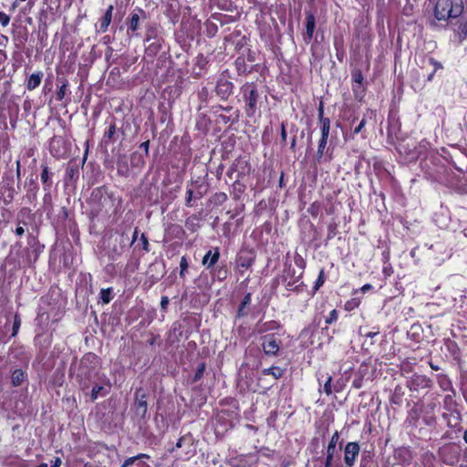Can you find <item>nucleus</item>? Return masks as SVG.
<instances>
[{
    "label": "nucleus",
    "instance_id": "13",
    "mask_svg": "<svg viewBox=\"0 0 467 467\" xmlns=\"http://www.w3.org/2000/svg\"><path fill=\"white\" fill-rule=\"evenodd\" d=\"M113 10H114V6L112 5H110L107 8L104 16L99 20V26L97 27V32L98 33L103 34V33H106L108 31L109 26V25L111 23V20H112Z\"/></svg>",
    "mask_w": 467,
    "mask_h": 467
},
{
    "label": "nucleus",
    "instance_id": "27",
    "mask_svg": "<svg viewBox=\"0 0 467 467\" xmlns=\"http://www.w3.org/2000/svg\"><path fill=\"white\" fill-rule=\"evenodd\" d=\"M111 293H112L111 288H107V289L103 288L100 290L99 297L104 304H109L111 301V299H112Z\"/></svg>",
    "mask_w": 467,
    "mask_h": 467
},
{
    "label": "nucleus",
    "instance_id": "18",
    "mask_svg": "<svg viewBox=\"0 0 467 467\" xmlns=\"http://www.w3.org/2000/svg\"><path fill=\"white\" fill-rule=\"evenodd\" d=\"M42 78V72L39 71L36 73H33L27 79L26 88L28 90H34L35 88H36L40 85Z\"/></svg>",
    "mask_w": 467,
    "mask_h": 467
},
{
    "label": "nucleus",
    "instance_id": "59",
    "mask_svg": "<svg viewBox=\"0 0 467 467\" xmlns=\"http://www.w3.org/2000/svg\"><path fill=\"white\" fill-rule=\"evenodd\" d=\"M61 463H62L61 459L57 457L55 459L53 465L51 467H59L61 465Z\"/></svg>",
    "mask_w": 467,
    "mask_h": 467
},
{
    "label": "nucleus",
    "instance_id": "55",
    "mask_svg": "<svg viewBox=\"0 0 467 467\" xmlns=\"http://www.w3.org/2000/svg\"><path fill=\"white\" fill-rule=\"evenodd\" d=\"M295 262L299 267L304 268L305 262L301 256L296 257Z\"/></svg>",
    "mask_w": 467,
    "mask_h": 467
},
{
    "label": "nucleus",
    "instance_id": "16",
    "mask_svg": "<svg viewBox=\"0 0 467 467\" xmlns=\"http://www.w3.org/2000/svg\"><path fill=\"white\" fill-rule=\"evenodd\" d=\"M42 172H41V182L44 185V190L46 192H49L52 186V175L53 173L49 171V169L47 165L42 164Z\"/></svg>",
    "mask_w": 467,
    "mask_h": 467
},
{
    "label": "nucleus",
    "instance_id": "43",
    "mask_svg": "<svg viewBox=\"0 0 467 467\" xmlns=\"http://www.w3.org/2000/svg\"><path fill=\"white\" fill-rule=\"evenodd\" d=\"M301 275H302V273H300V274H299V275H298V277H297V279H296V280H295V281H293V282L289 281V282L286 284V288H287L288 290H294V289H296V288L299 285H296V284L299 281V279H300Z\"/></svg>",
    "mask_w": 467,
    "mask_h": 467
},
{
    "label": "nucleus",
    "instance_id": "40",
    "mask_svg": "<svg viewBox=\"0 0 467 467\" xmlns=\"http://www.w3.org/2000/svg\"><path fill=\"white\" fill-rule=\"evenodd\" d=\"M10 22V16H7L5 13L0 11V24L5 27L9 25Z\"/></svg>",
    "mask_w": 467,
    "mask_h": 467
},
{
    "label": "nucleus",
    "instance_id": "7",
    "mask_svg": "<svg viewBox=\"0 0 467 467\" xmlns=\"http://www.w3.org/2000/svg\"><path fill=\"white\" fill-rule=\"evenodd\" d=\"M431 386V380L425 375L413 374L407 380V387L410 391H419L420 389H428Z\"/></svg>",
    "mask_w": 467,
    "mask_h": 467
},
{
    "label": "nucleus",
    "instance_id": "37",
    "mask_svg": "<svg viewBox=\"0 0 467 467\" xmlns=\"http://www.w3.org/2000/svg\"><path fill=\"white\" fill-rule=\"evenodd\" d=\"M437 408V403L435 401H431L424 406L422 412L427 414H433L434 410Z\"/></svg>",
    "mask_w": 467,
    "mask_h": 467
},
{
    "label": "nucleus",
    "instance_id": "61",
    "mask_svg": "<svg viewBox=\"0 0 467 467\" xmlns=\"http://www.w3.org/2000/svg\"><path fill=\"white\" fill-rule=\"evenodd\" d=\"M184 441V438H183V437L180 438V439L177 441L175 447H176L177 449L181 448V447L182 446V441Z\"/></svg>",
    "mask_w": 467,
    "mask_h": 467
},
{
    "label": "nucleus",
    "instance_id": "53",
    "mask_svg": "<svg viewBox=\"0 0 467 467\" xmlns=\"http://www.w3.org/2000/svg\"><path fill=\"white\" fill-rule=\"evenodd\" d=\"M323 113H324V106H323V103L320 102L319 108H318V119H319V121L321 119H327V118H324Z\"/></svg>",
    "mask_w": 467,
    "mask_h": 467
},
{
    "label": "nucleus",
    "instance_id": "12",
    "mask_svg": "<svg viewBox=\"0 0 467 467\" xmlns=\"http://www.w3.org/2000/svg\"><path fill=\"white\" fill-rule=\"evenodd\" d=\"M233 83L226 78H220L216 85V94L223 99H226L233 92Z\"/></svg>",
    "mask_w": 467,
    "mask_h": 467
},
{
    "label": "nucleus",
    "instance_id": "14",
    "mask_svg": "<svg viewBox=\"0 0 467 467\" xmlns=\"http://www.w3.org/2000/svg\"><path fill=\"white\" fill-rule=\"evenodd\" d=\"M220 251L218 247L210 249L202 258V264L207 268L213 267L219 260Z\"/></svg>",
    "mask_w": 467,
    "mask_h": 467
},
{
    "label": "nucleus",
    "instance_id": "17",
    "mask_svg": "<svg viewBox=\"0 0 467 467\" xmlns=\"http://www.w3.org/2000/svg\"><path fill=\"white\" fill-rule=\"evenodd\" d=\"M251 294L248 293L243 298L237 311V317H243L249 314L248 306L251 305Z\"/></svg>",
    "mask_w": 467,
    "mask_h": 467
},
{
    "label": "nucleus",
    "instance_id": "38",
    "mask_svg": "<svg viewBox=\"0 0 467 467\" xmlns=\"http://www.w3.org/2000/svg\"><path fill=\"white\" fill-rule=\"evenodd\" d=\"M140 241V244L142 246V250L144 252L148 253L150 251V244H149L148 238L146 237V235L144 234H141Z\"/></svg>",
    "mask_w": 467,
    "mask_h": 467
},
{
    "label": "nucleus",
    "instance_id": "34",
    "mask_svg": "<svg viewBox=\"0 0 467 467\" xmlns=\"http://www.w3.org/2000/svg\"><path fill=\"white\" fill-rule=\"evenodd\" d=\"M325 283V272L324 270H320L317 279L315 282L314 289L317 291L320 286Z\"/></svg>",
    "mask_w": 467,
    "mask_h": 467
},
{
    "label": "nucleus",
    "instance_id": "19",
    "mask_svg": "<svg viewBox=\"0 0 467 467\" xmlns=\"http://www.w3.org/2000/svg\"><path fill=\"white\" fill-rule=\"evenodd\" d=\"M339 441V433L337 431H336L329 442H328V445H327V453H329V454H335L336 451H337V443Z\"/></svg>",
    "mask_w": 467,
    "mask_h": 467
},
{
    "label": "nucleus",
    "instance_id": "1",
    "mask_svg": "<svg viewBox=\"0 0 467 467\" xmlns=\"http://www.w3.org/2000/svg\"><path fill=\"white\" fill-rule=\"evenodd\" d=\"M105 375L100 372V359L94 353H87L80 359L76 372V379L79 389L85 395L91 388L92 382L99 379V376Z\"/></svg>",
    "mask_w": 467,
    "mask_h": 467
},
{
    "label": "nucleus",
    "instance_id": "52",
    "mask_svg": "<svg viewBox=\"0 0 467 467\" xmlns=\"http://www.w3.org/2000/svg\"><path fill=\"white\" fill-rule=\"evenodd\" d=\"M149 146H150L149 140L144 141L140 145V148L145 151L146 155H148V153H149Z\"/></svg>",
    "mask_w": 467,
    "mask_h": 467
},
{
    "label": "nucleus",
    "instance_id": "62",
    "mask_svg": "<svg viewBox=\"0 0 467 467\" xmlns=\"http://www.w3.org/2000/svg\"><path fill=\"white\" fill-rule=\"evenodd\" d=\"M370 288H372V285H369V284H366V285H364L362 286L361 290H362L363 292H366V291L369 290Z\"/></svg>",
    "mask_w": 467,
    "mask_h": 467
},
{
    "label": "nucleus",
    "instance_id": "58",
    "mask_svg": "<svg viewBox=\"0 0 467 467\" xmlns=\"http://www.w3.org/2000/svg\"><path fill=\"white\" fill-rule=\"evenodd\" d=\"M379 333V330H377V331H373V332L371 331V332H368V333H366L364 336H365L366 337H373L377 336Z\"/></svg>",
    "mask_w": 467,
    "mask_h": 467
},
{
    "label": "nucleus",
    "instance_id": "22",
    "mask_svg": "<svg viewBox=\"0 0 467 467\" xmlns=\"http://www.w3.org/2000/svg\"><path fill=\"white\" fill-rule=\"evenodd\" d=\"M438 384L444 391L451 389V382L445 375H438Z\"/></svg>",
    "mask_w": 467,
    "mask_h": 467
},
{
    "label": "nucleus",
    "instance_id": "48",
    "mask_svg": "<svg viewBox=\"0 0 467 467\" xmlns=\"http://www.w3.org/2000/svg\"><path fill=\"white\" fill-rule=\"evenodd\" d=\"M335 454L327 453L325 467H331L333 464V459Z\"/></svg>",
    "mask_w": 467,
    "mask_h": 467
},
{
    "label": "nucleus",
    "instance_id": "20",
    "mask_svg": "<svg viewBox=\"0 0 467 467\" xmlns=\"http://www.w3.org/2000/svg\"><path fill=\"white\" fill-rule=\"evenodd\" d=\"M157 37H158L157 27L154 25H149L146 27L145 42H150L151 40H159Z\"/></svg>",
    "mask_w": 467,
    "mask_h": 467
},
{
    "label": "nucleus",
    "instance_id": "9",
    "mask_svg": "<svg viewBox=\"0 0 467 467\" xmlns=\"http://www.w3.org/2000/svg\"><path fill=\"white\" fill-rule=\"evenodd\" d=\"M360 446L356 441L348 442L344 448V462L347 467H353L359 454Z\"/></svg>",
    "mask_w": 467,
    "mask_h": 467
},
{
    "label": "nucleus",
    "instance_id": "42",
    "mask_svg": "<svg viewBox=\"0 0 467 467\" xmlns=\"http://www.w3.org/2000/svg\"><path fill=\"white\" fill-rule=\"evenodd\" d=\"M187 197H186V205L192 207L193 204L192 202L193 198V191L192 189L187 190Z\"/></svg>",
    "mask_w": 467,
    "mask_h": 467
},
{
    "label": "nucleus",
    "instance_id": "11",
    "mask_svg": "<svg viewBox=\"0 0 467 467\" xmlns=\"http://www.w3.org/2000/svg\"><path fill=\"white\" fill-rule=\"evenodd\" d=\"M306 32L303 34L304 41L308 44L311 42L315 28H316V17L313 13L306 12Z\"/></svg>",
    "mask_w": 467,
    "mask_h": 467
},
{
    "label": "nucleus",
    "instance_id": "28",
    "mask_svg": "<svg viewBox=\"0 0 467 467\" xmlns=\"http://www.w3.org/2000/svg\"><path fill=\"white\" fill-rule=\"evenodd\" d=\"M353 80L355 82V85L353 86L354 92L357 91L358 87L356 85L360 86L363 82V75L360 70H355L352 74Z\"/></svg>",
    "mask_w": 467,
    "mask_h": 467
},
{
    "label": "nucleus",
    "instance_id": "63",
    "mask_svg": "<svg viewBox=\"0 0 467 467\" xmlns=\"http://www.w3.org/2000/svg\"><path fill=\"white\" fill-rule=\"evenodd\" d=\"M99 195H101V191L99 189H97L93 192L92 196L97 197Z\"/></svg>",
    "mask_w": 467,
    "mask_h": 467
},
{
    "label": "nucleus",
    "instance_id": "46",
    "mask_svg": "<svg viewBox=\"0 0 467 467\" xmlns=\"http://www.w3.org/2000/svg\"><path fill=\"white\" fill-rule=\"evenodd\" d=\"M423 420L425 421L426 424L431 425L434 421L433 414L424 413Z\"/></svg>",
    "mask_w": 467,
    "mask_h": 467
},
{
    "label": "nucleus",
    "instance_id": "15",
    "mask_svg": "<svg viewBox=\"0 0 467 467\" xmlns=\"http://www.w3.org/2000/svg\"><path fill=\"white\" fill-rule=\"evenodd\" d=\"M27 379V374L21 368H16L12 372L11 383L14 387L21 386Z\"/></svg>",
    "mask_w": 467,
    "mask_h": 467
},
{
    "label": "nucleus",
    "instance_id": "45",
    "mask_svg": "<svg viewBox=\"0 0 467 467\" xmlns=\"http://www.w3.org/2000/svg\"><path fill=\"white\" fill-rule=\"evenodd\" d=\"M429 63L434 67V72L442 67L441 64L432 57L429 58Z\"/></svg>",
    "mask_w": 467,
    "mask_h": 467
},
{
    "label": "nucleus",
    "instance_id": "49",
    "mask_svg": "<svg viewBox=\"0 0 467 467\" xmlns=\"http://www.w3.org/2000/svg\"><path fill=\"white\" fill-rule=\"evenodd\" d=\"M366 125V119H363L359 124L355 128L354 130V134H358L361 131V130L364 128V126Z\"/></svg>",
    "mask_w": 467,
    "mask_h": 467
},
{
    "label": "nucleus",
    "instance_id": "25",
    "mask_svg": "<svg viewBox=\"0 0 467 467\" xmlns=\"http://www.w3.org/2000/svg\"><path fill=\"white\" fill-rule=\"evenodd\" d=\"M161 47V44L160 40H154L152 43H150L146 47V52L149 55L154 56L160 51Z\"/></svg>",
    "mask_w": 467,
    "mask_h": 467
},
{
    "label": "nucleus",
    "instance_id": "44",
    "mask_svg": "<svg viewBox=\"0 0 467 467\" xmlns=\"http://www.w3.org/2000/svg\"><path fill=\"white\" fill-rule=\"evenodd\" d=\"M216 202L219 203H223L227 200V195L224 192H218L215 194Z\"/></svg>",
    "mask_w": 467,
    "mask_h": 467
},
{
    "label": "nucleus",
    "instance_id": "33",
    "mask_svg": "<svg viewBox=\"0 0 467 467\" xmlns=\"http://www.w3.org/2000/svg\"><path fill=\"white\" fill-rule=\"evenodd\" d=\"M204 370H205V364L204 363H201L198 366V368H197V370H196V372L194 374V377H193V381L194 382L199 381L202 378Z\"/></svg>",
    "mask_w": 467,
    "mask_h": 467
},
{
    "label": "nucleus",
    "instance_id": "21",
    "mask_svg": "<svg viewBox=\"0 0 467 467\" xmlns=\"http://www.w3.org/2000/svg\"><path fill=\"white\" fill-rule=\"evenodd\" d=\"M264 375H271L275 379L281 378L284 374V370L279 367H271L263 370Z\"/></svg>",
    "mask_w": 467,
    "mask_h": 467
},
{
    "label": "nucleus",
    "instance_id": "31",
    "mask_svg": "<svg viewBox=\"0 0 467 467\" xmlns=\"http://www.w3.org/2000/svg\"><path fill=\"white\" fill-rule=\"evenodd\" d=\"M67 81L64 80L61 84V86L58 88V91L57 92V99L62 100L67 93Z\"/></svg>",
    "mask_w": 467,
    "mask_h": 467
},
{
    "label": "nucleus",
    "instance_id": "60",
    "mask_svg": "<svg viewBox=\"0 0 467 467\" xmlns=\"http://www.w3.org/2000/svg\"><path fill=\"white\" fill-rule=\"evenodd\" d=\"M34 253H35V256H34V260L32 261L29 257L27 258V261H28V265H31L33 262H36L37 257H38V253L36 250H34Z\"/></svg>",
    "mask_w": 467,
    "mask_h": 467
},
{
    "label": "nucleus",
    "instance_id": "23",
    "mask_svg": "<svg viewBox=\"0 0 467 467\" xmlns=\"http://www.w3.org/2000/svg\"><path fill=\"white\" fill-rule=\"evenodd\" d=\"M321 128V138L328 139L330 130V120L329 119H321L319 121Z\"/></svg>",
    "mask_w": 467,
    "mask_h": 467
},
{
    "label": "nucleus",
    "instance_id": "56",
    "mask_svg": "<svg viewBox=\"0 0 467 467\" xmlns=\"http://www.w3.org/2000/svg\"><path fill=\"white\" fill-rule=\"evenodd\" d=\"M25 233V230L22 226H18L16 227V234L18 235V236H22Z\"/></svg>",
    "mask_w": 467,
    "mask_h": 467
},
{
    "label": "nucleus",
    "instance_id": "4",
    "mask_svg": "<svg viewBox=\"0 0 467 467\" xmlns=\"http://www.w3.org/2000/svg\"><path fill=\"white\" fill-rule=\"evenodd\" d=\"M110 382L106 375L99 376V379L92 382L91 388L88 391L91 401H95L99 397H105L110 390Z\"/></svg>",
    "mask_w": 467,
    "mask_h": 467
},
{
    "label": "nucleus",
    "instance_id": "51",
    "mask_svg": "<svg viewBox=\"0 0 467 467\" xmlns=\"http://www.w3.org/2000/svg\"><path fill=\"white\" fill-rule=\"evenodd\" d=\"M281 139L285 142L286 140V130H285V125L284 122L281 124Z\"/></svg>",
    "mask_w": 467,
    "mask_h": 467
},
{
    "label": "nucleus",
    "instance_id": "10",
    "mask_svg": "<svg viewBox=\"0 0 467 467\" xmlns=\"http://www.w3.org/2000/svg\"><path fill=\"white\" fill-rule=\"evenodd\" d=\"M147 395L145 392L139 389L135 392V411L136 414L144 418L147 414Z\"/></svg>",
    "mask_w": 467,
    "mask_h": 467
},
{
    "label": "nucleus",
    "instance_id": "30",
    "mask_svg": "<svg viewBox=\"0 0 467 467\" xmlns=\"http://www.w3.org/2000/svg\"><path fill=\"white\" fill-rule=\"evenodd\" d=\"M457 32L459 34L460 41H462L467 37V20L459 26Z\"/></svg>",
    "mask_w": 467,
    "mask_h": 467
},
{
    "label": "nucleus",
    "instance_id": "26",
    "mask_svg": "<svg viewBox=\"0 0 467 467\" xmlns=\"http://www.w3.org/2000/svg\"><path fill=\"white\" fill-rule=\"evenodd\" d=\"M116 134V124L112 122L104 133V140L106 142L113 140Z\"/></svg>",
    "mask_w": 467,
    "mask_h": 467
},
{
    "label": "nucleus",
    "instance_id": "2",
    "mask_svg": "<svg viewBox=\"0 0 467 467\" xmlns=\"http://www.w3.org/2000/svg\"><path fill=\"white\" fill-rule=\"evenodd\" d=\"M463 11L462 0H439L434 9L438 20L459 17Z\"/></svg>",
    "mask_w": 467,
    "mask_h": 467
},
{
    "label": "nucleus",
    "instance_id": "36",
    "mask_svg": "<svg viewBox=\"0 0 467 467\" xmlns=\"http://www.w3.org/2000/svg\"><path fill=\"white\" fill-rule=\"evenodd\" d=\"M331 382H332V377L331 376H327V380L323 386V391L328 396L332 393V386H331Z\"/></svg>",
    "mask_w": 467,
    "mask_h": 467
},
{
    "label": "nucleus",
    "instance_id": "41",
    "mask_svg": "<svg viewBox=\"0 0 467 467\" xmlns=\"http://www.w3.org/2000/svg\"><path fill=\"white\" fill-rule=\"evenodd\" d=\"M170 303V299L166 296H162L161 298V309L165 312L167 310L168 305Z\"/></svg>",
    "mask_w": 467,
    "mask_h": 467
},
{
    "label": "nucleus",
    "instance_id": "47",
    "mask_svg": "<svg viewBox=\"0 0 467 467\" xmlns=\"http://www.w3.org/2000/svg\"><path fill=\"white\" fill-rule=\"evenodd\" d=\"M135 462H136L135 456L130 457L124 461L121 467H129V466L132 465Z\"/></svg>",
    "mask_w": 467,
    "mask_h": 467
},
{
    "label": "nucleus",
    "instance_id": "64",
    "mask_svg": "<svg viewBox=\"0 0 467 467\" xmlns=\"http://www.w3.org/2000/svg\"><path fill=\"white\" fill-rule=\"evenodd\" d=\"M462 459H463L464 462H467V448H465L464 451H463Z\"/></svg>",
    "mask_w": 467,
    "mask_h": 467
},
{
    "label": "nucleus",
    "instance_id": "29",
    "mask_svg": "<svg viewBox=\"0 0 467 467\" xmlns=\"http://www.w3.org/2000/svg\"><path fill=\"white\" fill-rule=\"evenodd\" d=\"M188 267H189V264H188L187 258H186V256H182L180 261V269H181L180 276L182 278L185 277V273H186Z\"/></svg>",
    "mask_w": 467,
    "mask_h": 467
},
{
    "label": "nucleus",
    "instance_id": "24",
    "mask_svg": "<svg viewBox=\"0 0 467 467\" xmlns=\"http://www.w3.org/2000/svg\"><path fill=\"white\" fill-rule=\"evenodd\" d=\"M327 143V139H325V138L320 139L319 143H318L317 151V159L318 162H321V161H322Z\"/></svg>",
    "mask_w": 467,
    "mask_h": 467
},
{
    "label": "nucleus",
    "instance_id": "8",
    "mask_svg": "<svg viewBox=\"0 0 467 467\" xmlns=\"http://www.w3.org/2000/svg\"><path fill=\"white\" fill-rule=\"evenodd\" d=\"M262 347L265 355L276 356L280 349V340L273 334L265 335L262 337Z\"/></svg>",
    "mask_w": 467,
    "mask_h": 467
},
{
    "label": "nucleus",
    "instance_id": "6",
    "mask_svg": "<svg viewBox=\"0 0 467 467\" xmlns=\"http://www.w3.org/2000/svg\"><path fill=\"white\" fill-rule=\"evenodd\" d=\"M140 19H147V13L140 7L135 8L130 15L128 18V34L132 32V36H137L135 32L140 28Z\"/></svg>",
    "mask_w": 467,
    "mask_h": 467
},
{
    "label": "nucleus",
    "instance_id": "35",
    "mask_svg": "<svg viewBox=\"0 0 467 467\" xmlns=\"http://www.w3.org/2000/svg\"><path fill=\"white\" fill-rule=\"evenodd\" d=\"M20 326H21V319H20L18 314H16L15 317H14V323H13V328H12V336L13 337L16 336Z\"/></svg>",
    "mask_w": 467,
    "mask_h": 467
},
{
    "label": "nucleus",
    "instance_id": "57",
    "mask_svg": "<svg viewBox=\"0 0 467 467\" xmlns=\"http://www.w3.org/2000/svg\"><path fill=\"white\" fill-rule=\"evenodd\" d=\"M135 458H136V461H138V460H142V459H150V456L145 453H140V454L136 455Z\"/></svg>",
    "mask_w": 467,
    "mask_h": 467
},
{
    "label": "nucleus",
    "instance_id": "3",
    "mask_svg": "<svg viewBox=\"0 0 467 467\" xmlns=\"http://www.w3.org/2000/svg\"><path fill=\"white\" fill-rule=\"evenodd\" d=\"M242 93L245 101V112L247 116H254L260 98L256 86L254 83H245L242 87Z\"/></svg>",
    "mask_w": 467,
    "mask_h": 467
},
{
    "label": "nucleus",
    "instance_id": "5",
    "mask_svg": "<svg viewBox=\"0 0 467 467\" xmlns=\"http://www.w3.org/2000/svg\"><path fill=\"white\" fill-rule=\"evenodd\" d=\"M255 260V252L253 249L244 248L236 256L235 264L240 272L249 269Z\"/></svg>",
    "mask_w": 467,
    "mask_h": 467
},
{
    "label": "nucleus",
    "instance_id": "54",
    "mask_svg": "<svg viewBox=\"0 0 467 467\" xmlns=\"http://www.w3.org/2000/svg\"><path fill=\"white\" fill-rule=\"evenodd\" d=\"M16 178L19 181L20 177H21V164H20V161H16Z\"/></svg>",
    "mask_w": 467,
    "mask_h": 467
},
{
    "label": "nucleus",
    "instance_id": "39",
    "mask_svg": "<svg viewBox=\"0 0 467 467\" xmlns=\"http://www.w3.org/2000/svg\"><path fill=\"white\" fill-rule=\"evenodd\" d=\"M337 319V311L333 309L330 311L328 317L326 318V324H332Z\"/></svg>",
    "mask_w": 467,
    "mask_h": 467
},
{
    "label": "nucleus",
    "instance_id": "32",
    "mask_svg": "<svg viewBox=\"0 0 467 467\" xmlns=\"http://www.w3.org/2000/svg\"><path fill=\"white\" fill-rule=\"evenodd\" d=\"M27 187H28V189H27L28 192L32 193V195L34 197H36L37 190H38V185H37L36 180L31 178L28 182Z\"/></svg>",
    "mask_w": 467,
    "mask_h": 467
},
{
    "label": "nucleus",
    "instance_id": "50",
    "mask_svg": "<svg viewBox=\"0 0 467 467\" xmlns=\"http://www.w3.org/2000/svg\"><path fill=\"white\" fill-rule=\"evenodd\" d=\"M128 171V166L127 164L121 165L120 163L118 164V172L119 174H124Z\"/></svg>",
    "mask_w": 467,
    "mask_h": 467
}]
</instances>
